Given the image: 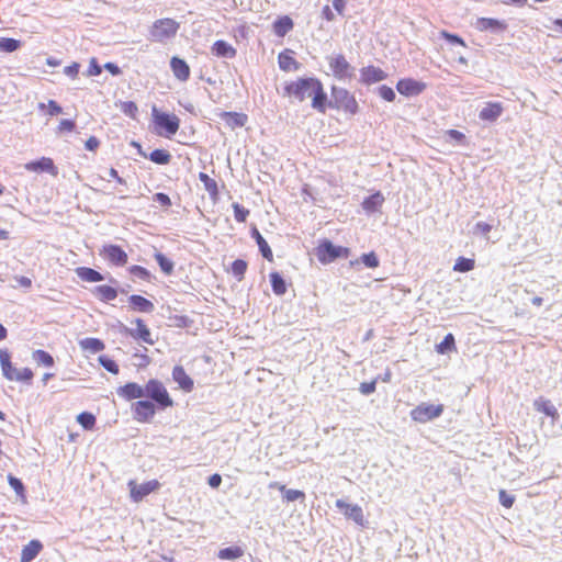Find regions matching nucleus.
I'll return each mask as SVG.
<instances>
[{
  "label": "nucleus",
  "instance_id": "a19ab883",
  "mask_svg": "<svg viewBox=\"0 0 562 562\" xmlns=\"http://www.w3.org/2000/svg\"><path fill=\"white\" fill-rule=\"evenodd\" d=\"M475 267V260L472 258L459 257L456 260L453 270L457 272H469Z\"/></svg>",
  "mask_w": 562,
  "mask_h": 562
},
{
  "label": "nucleus",
  "instance_id": "4c0bfd02",
  "mask_svg": "<svg viewBox=\"0 0 562 562\" xmlns=\"http://www.w3.org/2000/svg\"><path fill=\"white\" fill-rule=\"evenodd\" d=\"M533 405L538 412L543 413L547 416L554 418L558 415L557 408L549 400L539 398L535 401Z\"/></svg>",
  "mask_w": 562,
  "mask_h": 562
},
{
  "label": "nucleus",
  "instance_id": "5701e85b",
  "mask_svg": "<svg viewBox=\"0 0 562 562\" xmlns=\"http://www.w3.org/2000/svg\"><path fill=\"white\" fill-rule=\"evenodd\" d=\"M294 27V22L289 15H280L272 23L273 33L278 37H284Z\"/></svg>",
  "mask_w": 562,
  "mask_h": 562
},
{
  "label": "nucleus",
  "instance_id": "09e8293b",
  "mask_svg": "<svg viewBox=\"0 0 562 562\" xmlns=\"http://www.w3.org/2000/svg\"><path fill=\"white\" fill-rule=\"evenodd\" d=\"M233 210H234V217L235 220L238 222V223H244L246 222L248 215H249V210L244 207L243 205H240L239 203H233Z\"/></svg>",
  "mask_w": 562,
  "mask_h": 562
},
{
  "label": "nucleus",
  "instance_id": "aec40b11",
  "mask_svg": "<svg viewBox=\"0 0 562 562\" xmlns=\"http://www.w3.org/2000/svg\"><path fill=\"white\" fill-rule=\"evenodd\" d=\"M172 379L181 390L191 392L194 387L193 380L188 375L182 366H175L172 369Z\"/></svg>",
  "mask_w": 562,
  "mask_h": 562
},
{
  "label": "nucleus",
  "instance_id": "338daca9",
  "mask_svg": "<svg viewBox=\"0 0 562 562\" xmlns=\"http://www.w3.org/2000/svg\"><path fill=\"white\" fill-rule=\"evenodd\" d=\"M322 16L324 20L331 22L335 20V14L329 5H324L322 9Z\"/></svg>",
  "mask_w": 562,
  "mask_h": 562
},
{
  "label": "nucleus",
  "instance_id": "5fc2aeb1",
  "mask_svg": "<svg viewBox=\"0 0 562 562\" xmlns=\"http://www.w3.org/2000/svg\"><path fill=\"white\" fill-rule=\"evenodd\" d=\"M76 128V122L72 120H61L57 126V133H71Z\"/></svg>",
  "mask_w": 562,
  "mask_h": 562
},
{
  "label": "nucleus",
  "instance_id": "4468645a",
  "mask_svg": "<svg viewBox=\"0 0 562 562\" xmlns=\"http://www.w3.org/2000/svg\"><path fill=\"white\" fill-rule=\"evenodd\" d=\"M336 507L344 514L347 519H350L362 527L366 525L364 514L359 505L348 504L342 499H337Z\"/></svg>",
  "mask_w": 562,
  "mask_h": 562
},
{
  "label": "nucleus",
  "instance_id": "20e7f679",
  "mask_svg": "<svg viewBox=\"0 0 562 562\" xmlns=\"http://www.w3.org/2000/svg\"><path fill=\"white\" fill-rule=\"evenodd\" d=\"M0 366L3 376L9 381L30 383L34 376L30 368L19 370L13 367L11 355L7 349H0Z\"/></svg>",
  "mask_w": 562,
  "mask_h": 562
},
{
  "label": "nucleus",
  "instance_id": "6e6d98bb",
  "mask_svg": "<svg viewBox=\"0 0 562 562\" xmlns=\"http://www.w3.org/2000/svg\"><path fill=\"white\" fill-rule=\"evenodd\" d=\"M361 261L369 268H376L379 267V259L375 255V252L371 251L369 254H363L361 256Z\"/></svg>",
  "mask_w": 562,
  "mask_h": 562
},
{
  "label": "nucleus",
  "instance_id": "2f4dec72",
  "mask_svg": "<svg viewBox=\"0 0 562 562\" xmlns=\"http://www.w3.org/2000/svg\"><path fill=\"white\" fill-rule=\"evenodd\" d=\"M199 179L204 184V189L207 191L210 198L212 200H217L220 192L216 181L205 172H200Z\"/></svg>",
  "mask_w": 562,
  "mask_h": 562
},
{
  "label": "nucleus",
  "instance_id": "9d476101",
  "mask_svg": "<svg viewBox=\"0 0 562 562\" xmlns=\"http://www.w3.org/2000/svg\"><path fill=\"white\" fill-rule=\"evenodd\" d=\"M160 483L157 480H150L142 484H137L134 480L128 482L130 496L133 502L139 503L150 493L159 490Z\"/></svg>",
  "mask_w": 562,
  "mask_h": 562
},
{
  "label": "nucleus",
  "instance_id": "7c9ffc66",
  "mask_svg": "<svg viewBox=\"0 0 562 562\" xmlns=\"http://www.w3.org/2000/svg\"><path fill=\"white\" fill-rule=\"evenodd\" d=\"M75 271L78 278L86 282H100L104 279L99 271L89 267H78Z\"/></svg>",
  "mask_w": 562,
  "mask_h": 562
},
{
  "label": "nucleus",
  "instance_id": "c03bdc74",
  "mask_svg": "<svg viewBox=\"0 0 562 562\" xmlns=\"http://www.w3.org/2000/svg\"><path fill=\"white\" fill-rule=\"evenodd\" d=\"M77 422L87 430L93 429L95 426V416L89 412L80 413L77 416Z\"/></svg>",
  "mask_w": 562,
  "mask_h": 562
},
{
  "label": "nucleus",
  "instance_id": "774afa93",
  "mask_svg": "<svg viewBox=\"0 0 562 562\" xmlns=\"http://www.w3.org/2000/svg\"><path fill=\"white\" fill-rule=\"evenodd\" d=\"M222 483V476L218 473H214L209 477V485L212 488H217Z\"/></svg>",
  "mask_w": 562,
  "mask_h": 562
},
{
  "label": "nucleus",
  "instance_id": "72a5a7b5",
  "mask_svg": "<svg viewBox=\"0 0 562 562\" xmlns=\"http://www.w3.org/2000/svg\"><path fill=\"white\" fill-rule=\"evenodd\" d=\"M244 555V549L239 546H233L221 549L217 552V558L221 560H236Z\"/></svg>",
  "mask_w": 562,
  "mask_h": 562
},
{
  "label": "nucleus",
  "instance_id": "bf43d9fd",
  "mask_svg": "<svg viewBox=\"0 0 562 562\" xmlns=\"http://www.w3.org/2000/svg\"><path fill=\"white\" fill-rule=\"evenodd\" d=\"M376 382H378V379H374L370 382H362L359 386V391L363 395H369L375 391Z\"/></svg>",
  "mask_w": 562,
  "mask_h": 562
},
{
  "label": "nucleus",
  "instance_id": "de8ad7c7",
  "mask_svg": "<svg viewBox=\"0 0 562 562\" xmlns=\"http://www.w3.org/2000/svg\"><path fill=\"white\" fill-rule=\"evenodd\" d=\"M155 258L159 265V267L161 268V270L166 273V274H170L173 270V263L171 260H169L165 255L158 252L155 255Z\"/></svg>",
  "mask_w": 562,
  "mask_h": 562
},
{
  "label": "nucleus",
  "instance_id": "79ce46f5",
  "mask_svg": "<svg viewBox=\"0 0 562 562\" xmlns=\"http://www.w3.org/2000/svg\"><path fill=\"white\" fill-rule=\"evenodd\" d=\"M34 360L44 367L50 368L54 366V358L45 350L38 349L33 352Z\"/></svg>",
  "mask_w": 562,
  "mask_h": 562
},
{
  "label": "nucleus",
  "instance_id": "473e14b6",
  "mask_svg": "<svg viewBox=\"0 0 562 562\" xmlns=\"http://www.w3.org/2000/svg\"><path fill=\"white\" fill-rule=\"evenodd\" d=\"M384 202V198L380 192H375L372 195L364 199L362 202V207L367 212H375L378 211Z\"/></svg>",
  "mask_w": 562,
  "mask_h": 562
},
{
  "label": "nucleus",
  "instance_id": "69168bd1",
  "mask_svg": "<svg viewBox=\"0 0 562 562\" xmlns=\"http://www.w3.org/2000/svg\"><path fill=\"white\" fill-rule=\"evenodd\" d=\"M48 106V114L49 115H58L61 113V108L58 105V103L54 100H49L47 103Z\"/></svg>",
  "mask_w": 562,
  "mask_h": 562
},
{
  "label": "nucleus",
  "instance_id": "b1692460",
  "mask_svg": "<svg viewBox=\"0 0 562 562\" xmlns=\"http://www.w3.org/2000/svg\"><path fill=\"white\" fill-rule=\"evenodd\" d=\"M503 105L499 102H487L485 106L480 111V119L482 121L493 122L497 120L503 113Z\"/></svg>",
  "mask_w": 562,
  "mask_h": 562
},
{
  "label": "nucleus",
  "instance_id": "e2e57ef3",
  "mask_svg": "<svg viewBox=\"0 0 562 562\" xmlns=\"http://www.w3.org/2000/svg\"><path fill=\"white\" fill-rule=\"evenodd\" d=\"M79 68L80 65L78 63H72L71 65L64 68V72L70 78L75 79L79 74Z\"/></svg>",
  "mask_w": 562,
  "mask_h": 562
},
{
  "label": "nucleus",
  "instance_id": "393cba45",
  "mask_svg": "<svg viewBox=\"0 0 562 562\" xmlns=\"http://www.w3.org/2000/svg\"><path fill=\"white\" fill-rule=\"evenodd\" d=\"M220 117L231 130L243 127L248 121V116L246 114L237 112H222L220 113Z\"/></svg>",
  "mask_w": 562,
  "mask_h": 562
},
{
  "label": "nucleus",
  "instance_id": "49530a36",
  "mask_svg": "<svg viewBox=\"0 0 562 562\" xmlns=\"http://www.w3.org/2000/svg\"><path fill=\"white\" fill-rule=\"evenodd\" d=\"M99 362L106 371L113 374H117L120 372L119 364L108 356H100Z\"/></svg>",
  "mask_w": 562,
  "mask_h": 562
},
{
  "label": "nucleus",
  "instance_id": "603ef678",
  "mask_svg": "<svg viewBox=\"0 0 562 562\" xmlns=\"http://www.w3.org/2000/svg\"><path fill=\"white\" fill-rule=\"evenodd\" d=\"M258 247H259V250H260L262 257L266 260H268L269 262H273V260H274L273 252H272L270 246L268 245L267 240L266 239H261V241L259 240Z\"/></svg>",
  "mask_w": 562,
  "mask_h": 562
},
{
  "label": "nucleus",
  "instance_id": "c756f323",
  "mask_svg": "<svg viewBox=\"0 0 562 562\" xmlns=\"http://www.w3.org/2000/svg\"><path fill=\"white\" fill-rule=\"evenodd\" d=\"M43 549L38 540H31L21 552V562H31Z\"/></svg>",
  "mask_w": 562,
  "mask_h": 562
},
{
  "label": "nucleus",
  "instance_id": "4be33fe9",
  "mask_svg": "<svg viewBox=\"0 0 562 562\" xmlns=\"http://www.w3.org/2000/svg\"><path fill=\"white\" fill-rule=\"evenodd\" d=\"M475 26L479 31H505L507 29V23L505 21H501L493 18H479L475 22Z\"/></svg>",
  "mask_w": 562,
  "mask_h": 562
},
{
  "label": "nucleus",
  "instance_id": "bb28decb",
  "mask_svg": "<svg viewBox=\"0 0 562 562\" xmlns=\"http://www.w3.org/2000/svg\"><path fill=\"white\" fill-rule=\"evenodd\" d=\"M130 306L133 311H138L143 313H151L155 308L154 303L146 297L133 294L128 297Z\"/></svg>",
  "mask_w": 562,
  "mask_h": 562
},
{
  "label": "nucleus",
  "instance_id": "cd10ccee",
  "mask_svg": "<svg viewBox=\"0 0 562 562\" xmlns=\"http://www.w3.org/2000/svg\"><path fill=\"white\" fill-rule=\"evenodd\" d=\"M269 487L278 488L283 494V499L288 503L305 499V493L303 491L286 488L285 485L277 482L270 483Z\"/></svg>",
  "mask_w": 562,
  "mask_h": 562
},
{
  "label": "nucleus",
  "instance_id": "412c9836",
  "mask_svg": "<svg viewBox=\"0 0 562 562\" xmlns=\"http://www.w3.org/2000/svg\"><path fill=\"white\" fill-rule=\"evenodd\" d=\"M170 68L173 76L180 81H187L190 78L191 70L187 61L177 56L170 59Z\"/></svg>",
  "mask_w": 562,
  "mask_h": 562
},
{
  "label": "nucleus",
  "instance_id": "a211bd4d",
  "mask_svg": "<svg viewBox=\"0 0 562 562\" xmlns=\"http://www.w3.org/2000/svg\"><path fill=\"white\" fill-rule=\"evenodd\" d=\"M278 64L280 69L285 72L296 71L301 67L300 63L294 57V52L289 48H285L284 50L279 53Z\"/></svg>",
  "mask_w": 562,
  "mask_h": 562
},
{
  "label": "nucleus",
  "instance_id": "6ab92c4d",
  "mask_svg": "<svg viewBox=\"0 0 562 562\" xmlns=\"http://www.w3.org/2000/svg\"><path fill=\"white\" fill-rule=\"evenodd\" d=\"M116 393L120 397L124 398L125 401H133L144 396V386L135 382H128L120 386L116 390Z\"/></svg>",
  "mask_w": 562,
  "mask_h": 562
},
{
  "label": "nucleus",
  "instance_id": "1a4fd4ad",
  "mask_svg": "<svg viewBox=\"0 0 562 562\" xmlns=\"http://www.w3.org/2000/svg\"><path fill=\"white\" fill-rule=\"evenodd\" d=\"M443 412V405L422 403L411 411V417L417 423H427L439 417Z\"/></svg>",
  "mask_w": 562,
  "mask_h": 562
},
{
  "label": "nucleus",
  "instance_id": "7ed1b4c3",
  "mask_svg": "<svg viewBox=\"0 0 562 562\" xmlns=\"http://www.w3.org/2000/svg\"><path fill=\"white\" fill-rule=\"evenodd\" d=\"M144 395L150 398V402L156 404L158 409H166L175 404L167 387L157 379H149L145 383Z\"/></svg>",
  "mask_w": 562,
  "mask_h": 562
},
{
  "label": "nucleus",
  "instance_id": "8fccbe9b",
  "mask_svg": "<svg viewBox=\"0 0 562 562\" xmlns=\"http://www.w3.org/2000/svg\"><path fill=\"white\" fill-rule=\"evenodd\" d=\"M128 271L132 276H135L142 280H145V281L150 280V272L142 266H137V265L131 266L128 268Z\"/></svg>",
  "mask_w": 562,
  "mask_h": 562
},
{
  "label": "nucleus",
  "instance_id": "0eeeda50",
  "mask_svg": "<svg viewBox=\"0 0 562 562\" xmlns=\"http://www.w3.org/2000/svg\"><path fill=\"white\" fill-rule=\"evenodd\" d=\"M350 254L349 248L335 246L330 240L324 239L316 247V257L321 263H330L337 258H347Z\"/></svg>",
  "mask_w": 562,
  "mask_h": 562
},
{
  "label": "nucleus",
  "instance_id": "4d7b16f0",
  "mask_svg": "<svg viewBox=\"0 0 562 562\" xmlns=\"http://www.w3.org/2000/svg\"><path fill=\"white\" fill-rule=\"evenodd\" d=\"M499 502L505 508H512L515 503V496L508 494L505 490L498 493Z\"/></svg>",
  "mask_w": 562,
  "mask_h": 562
},
{
  "label": "nucleus",
  "instance_id": "ea45409f",
  "mask_svg": "<svg viewBox=\"0 0 562 562\" xmlns=\"http://www.w3.org/2000/svg\"><path fill=\"white\" fill-rule=\"evenodd\" d=\"M149 159L158 165H167L171 160V155L166 149H155L149 154Z\"/></svg>",
  "mask_w": 562,
  "mask_h": 562
},
{
  "label": "nucleus",
  "instance_id": "39448f33",
  "mask_svg": "<svg viewBox=\"0 0 562 562\" xmlns=\"http://www.w3.org/2000/svg\"><path fill=\"white\" fill-rule=\"evenodd\" d=\"M153 121L156 132L160 136L171 137L180 127V120L177 115L159 112L156 108L153 109Z\"/></svg>",
  "mask_w": 562,
  "mask_h": 562
},
{
  "label": "nucleus",
  "instance_id": "c9c22d12",
  "mask_svg": "<svg viewBox=\"0 0 562 562\" xmlns=\"http://www.w3.org/2000/svg\"><path fill=\"white\" fill-rule=\"evenodd\" d=\"M436 351L439 355H445L447 352L456 351V340L454 336L452 334H447L441 342L436 345L435 347Z\"/></svg>",
  "mask_w": 562,
  "mask_h": 562
},
{
  "label": "nucleus",
  "instance_id": "052dcab7",
  "mask_svg": "<svg viewBox=\"0 0 562 562\" xmlns=\"http://www.w3.org/2000/svg\"><path fill=\"white\" fill-rule=\"evenodd\" d=\"M441 36L452 44H459L461 46H465L464 41L456 34H450L446 31H442Z\"/></svg>",
  "mask_w": 562,
  "mask_h": 562
},
{
  "label": "nucleus",
  "instance_id": "a18cd8bd",
  "mask_svg": "<svg viewBox=\"0 0 562 562\" xmlns=\"http://www.w3.org/2000/svg\"><path fill=\"white\" fill-rule=\"evenodd\" d=\"M21 46L20 41L10 38V37H1L0 38V50L12 53L16 50Z\"/></svg>",
  "mask_w": 562,
  "mask_h": 562
},
{
  "label": "nucleus",
  "instance_id": "2eb2a0df",
  "mask_svg": "<svg viewBox=\"0 0 562 562\" xmlns=\"http://www.w3.org/2000/svg\"><path fill=\"white\" fill-rule=\"evenodd\" d=\"M27 171L32 172H47L52 176H57L58 169L54 164V160L49 157H42L38 160L30 161L24 165Z\"/></svg>",
  "mask_w": 562,
  "mask_h": 562
},
{
  "label": "nucleus",
  "instance_id": "f03ea898",
  "mask_svg": "<svg viewBox=\"0 0 562 562\" xmlns=\"http://www.w3.org/2000/svg\"><path fill=\"white\" fill-rule=\"evenodd\" d=\"M333 102L330 103L331 108L336 109L337 111H342L344 113L348 115H356L360 108L359 103L349 90L346 88L333 86L330 88Z\"/></svg>",
  "mask_w": 562,
  "mask_h": 562
},
{
  "label": "nucleus",
  "instance_id": "58836bf2",
  "mask_svg": "<svg viewBox=\"0 0 562 562\" xmlns=\"http://www.w3.org/2000/svg\"><path fill=\"white\" fill-rule=\"evenodd\" d=\"M248 263L244 259H236L232 262L231 272L237 281H241L245 278Z\"/></svg>",
  "mask_w": 562,
  "mask_h": 562
},
{
  "label": "nucleus",
  "instance_id": "864d4df0",
  "mask_svg": "<svg viewBox=\"0 0 562 562\" xmlns=\"http://www.w3.org/2000/svg\"><path fill=\"white\" fill-rule=\"evenodd\" d=\"M378 92H379V95H380L383 100H385V101H387V102H393V101L395 100V97H396V95H395V92H394V90H393L391 87H389V86L383 85V86L379 87Z\"/></svg>",
  "mask_w": 562,
  "mask_h": 562
},
{
  "label": "nucleus",
  "instance_id": "680f3d73",
  "mask_svg": "<svg viewBox=\"0 0 562 562\" xmlns=\"http://www.w3.org/2000/svg\"><path fill=\"white\" fill-rule=\"evenodd\" d=\"M154 200L157 201L160 205H162L165 207H169L171 205L170 198L166 193H162V192L156 193L154 195Z\"/></svg>",
  "mask_w": 562,
  "mask_h": 562
},
{
  "label": "nucleus",
  "instance_id": "f8f14e48",
  "mask_svg": "<svg viewBox=\"0 0 562 562\" xmlns=\"http://www.w3.org/2000/svg\"><path fill=\"white\" fill-rule=\"evenodd\" d=\"M157 405L148 400H139L132 406L133 417L138 423H150L156 414Z\"/></svg>",
  "mask_w": 562,
  "mask_h": 562
},
{
  "label": "nucleus",
  "instance_id": "37998d69",
  "mask_svg": "<svg viewBox=\"0 0 562 562\" xmlns=\"http://www.w3.org/2000/svg\"><path fill=\"white\" fill-rule=\"evenodd\" d=\"M7 479H8L9 485L14 490V492L21 498V501L25 502L26 501V494H25L24 485L21 482V480H19L18 477L13 476L12 474H9Z\"/></svg>",
  "mask_w": 562,
  "mask_h": 562
},
{
  "label": "nucleus",
  "instance_id": "f257e3e1",
  "mask_svg": "<svg viewBox=\"0 0 562 562\" xmlns=\"http://www.w3.org/2000/svg\"><path fill=\"white\" fill-rule=\"evenodd\" d=\"M283 94L300 102L311 98V105L314 110L322 114L327 110V94L318 78L305 77L289 81L283 87Z\"/></svg>",
  "mask_w": 562,
  "mask_h": 562
},
{
  "label": "nucleus",
  "instance_id": "dca6fc26",
  "mask_svg": "<svg viewBox=\"0 0 562 562\" xmlns=\"http://www.w3.org/2000/svg\"><path fill=\"white\" fill-rule=\"evenodd\" d=\"M386 78L387 74L384 70L372 65L363 67L360 70V81L367 86L383 81Z\"/></svg>",
  "mask_w": 562,
  "mask_h": 562
},
{
  "label": "nucleus",
  "instance_id": "423d86ee",
  "mask_svg": "<svg viewBox=\"0 0 562 562\" xmlns=\"http://www.w3.org/2000/svg\"><path fill=\"white\" fill-rule=\"evenodd\" d=\"M330 74L339 81H350L355 76V68L342 54L327 57Z\"/></svg>",
  "mask_w": 562,
  "mask_h": 562
},
{
  "label": "nucleus",
  "instance_id": "3c124183",
  "mask_svg": "<svg viewBox=\"0 0 562 562\" xmlns=\"http://www.w3.org/2000/svg\"><path fill=\"white\" fill-rule=\"evenodd\" d=\"M121 110L125 115H127L132 119H135L137 115V112H138V108H137L136 103L133 101L123 102L121 104Z\"/></svg>",
  "mask_w": 562,
  "mask_h": 562
},
{
  "label": "nucleus",
  "instance_id": "a878e982",
  "mask_svg": "<svg viewBox=\"0 0 562 562\" xmlns=\"http://www.w3.org/2000/svg\"><path fill=\"white\" fill-rule=\"evenodd\" d=\"M211 52L216 57L234 58L237 50L234 46L223 40L213 43Z\"/></svg>",
  "mask_w": 562,
  "mask_h": 562
},
{
  "label": "nucleus",
  "instance_id": "c85d7f7f",
  "mask_svg": "<svg viewBox=\"0 0 562 562\" xmlns=\"http://www.w3.org/2000/svg\"><path fill=\"white\" fill-rule=\"evenodd\" d=\"M92 294L101 302H110L117 297V290L111 285L102 284L92 289Z\"/></svg>",
  "mask_w": 562,
  "mask_h": 562
},
{
  "label": "nucleus",
  "instance_id": "e433bc0d",
  "mask_svg": "<svg viewBox=\"0 0 562 562\" xmlns=\"http://www.w3.org/2000/svg\"><path fill=\"white\" fill-rule=\"evenodd\" d=\"M79 345L83 350H89L91 352H99L105 348L104 342L99 338H85L79 342Z\"/></svg>",
  "mask_w": 562,
  "mask_h": 562
},
{
  "label": "nucleus",
  "instance_id": "f3484780",
  "mask_svg": "<svg viewBox=\"0 0 562 562\" xmlns=\"http://www.w3.org/2000/svg\"><path fill=\"white\" fill-rule=\"evenodd\" d=\"M134 324L136 325V327L134 329H131L128 331V335L136 340H140L145 344L153 346L155 344V340L153 339L151 331L149 327L146 325V323L142 318H136L134 321Z\"/></svg>",
  "mask_w": 562,
  "mask_h": 562
},
{
  "label": "nucleus",
  "instance_id": "9b49d317",
  "mask_svg": "<svg viewBox=\"0 0 562 562\" xmlns=\"http://www.w3.org/2000/svg\"><path fill=\"white\" fill-rule=\"evenodd\" d=\"M100 256L103 257L110 265L122 267L127 263L128 256L122 247L114 244L104 245L100 249Z\"/></svg>",
  "mask_w": 562,
  "mask_h": 562
},
{
  "label": "nucleus",
  "instance_id": "ddd939ff",
  "mask_svg": "<svg viewBox=\"0 0 562 562\" xmlns=\"http://www.w3.org/2000/svg\"><path fill=\"white\" fill-rule=\"evenodd\" d=\"M427 85L413 78H402L396 83V90L400 94L409 98L416 97L424 92Z\"/></svg>",
  "mask_w": 562,
  "mask_h": 562
},
{
  "label": "nucleus",
  "instance_id": "0e129e2a",
  "mask_svg": "<svg viewBox=\"0 0 562 562\" xmlns=\"http://www.w3.org/2000/svg\"><path fill=\"white\" fill-rule=\"evenodd\" d=\"M99 146H100V140L95 136H90L85 143L86 149H88L90 151H95L99 148Z\"/></svg>",
  "mask_w": 562,
  "mask_h": 562
},
{
  "label": "nucleus",
  "instance_id": "f704fd0d",
  "mask_svg": "<svg viewBox=\"0 0 562 562\" xmlns=\"http://www.w3.org/2000/svg\"><path fill=\"white\" fill-rule=\"evenodd\" d=\"M269 278L273 293L277 295H283L286 292V284L281 274L274 271L270 273Z\"/></svg>",
  "mask_w": 562,
  "mask_h": 562
},
{
  "label": "nucleus",
  "instance_id": "6e6552de",
  "mask_svg": "<svg viewBox=\"0 0 562 562\" xmlns=\"http://www.w3.org/2000/svg\"><path fill=\"white\" fill-rule=\"evenodd\" d=\"M180 29V24L170 18L156 20L150 27V36L153 41L162 42L173 37Z\"/></svg>",
  "mask_w": 562,
  "mask_h": 562
},
{
  "label": "nucleus",
  "instance_id": "13d9d810",
  "mask_svg": "<svg viewBox=\"0 0 562 562\" xmlns=\"http://www.w3.org/2000/svg\"><path fill=\"white\" fill-rule=\"evenodd\" d=\"M102 72L101 66L98 64L97 58L92 57L89 61V67L87 69L88 77L99 76Z\"/></svg>",
  "mask_w": 562,
  "mask_h": 562
}]
</instances>
